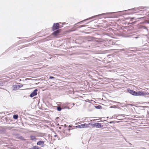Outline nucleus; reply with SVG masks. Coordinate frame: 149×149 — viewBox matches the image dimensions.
Here are the masks:
<instances>
[{"label": "nucleus", "mask_w": 149, "mask_h": 149, "mask_svg": "<svg viewBox=\"0 0 149 149\" xmlns=\"http://www.w3.org/2000/svg\"><path fill=\"white\" fill-rule=\"evenodd\" d=\"M13 89L14 90H17L19 88V84H15L13 86Z\"/></svg>", "instance_id": "obj_6"}, {"label": "nucleus", "mask_w": 149, "mask_h": 149, "mask_svg": "<svg viewBox=\"0 0 149 149\" xmlns=\"http://www.w3.org/2000/svg\"><path fill=\"white\" fill-rule=\"evenodd\" d=\"M56 107L57 108V110L58 111H61L62 109L60 107L58 106V107Z\"/></svg>", "instance_id": "obj_13"}, {"label": "nucleus", "mask_w": 149, "mask_h": 149, "mask_svg": "<svg viewBox=\"0 0 149 149\" xmlns=\"http://www.w3.org/2000/svg\"><path fill=\"white\" fill-rule=\"evenodd\" d=\"M112 122H110L109 123H111Z\"/></svg>", "instance_id": "obj_25"}, {"label": "nucleus", "mask_w": 149, "mask_h": 149, "mask_svg": "<svg viewBox=\"0 0 149 149\" xmlns=\"http://www.w3.org/2000/svg\"><path fill=\"white\" fill-rule=\"evenodd\" d=\"M109 13H103V14H100L99 15H106V14H108Z\"/></svg>", "instance_id": "obj_18"}, {"label": "nucleus", "mask_w": 149, "mask_h": 149, "mask_svg": "<svg viewBox=\"0 0 149 149\" xmlns=\"http://www.w3.org/2000/svg\"><path fill=\"white\" fill-rule=\"evenodd\" d=\"M49 79H55V78H54L53 77H51V76L50 77Z\"/></svg>", "instance_id": "obj_17"}, {"label": "nucleus", "mask_w": 149, "mask_h": 149, "mask_svg": "<svg viewBox=\"0 0 149 149\" xmlns=\"http://www.w3.org/2000/svg\"><path fill=\"white\" fill-rule=\"evenodd\" d=\"M110 107L111 108H118L115 105H113V106H111Z\"/></svg>", "instance_id": "obj_15"}, {"label": "nucleus", "mask_w": 149, "mask_h": 149, "mask_svg": "<svg viewBox=\"0 0 149 149\" xmlns=\"http://www.w3.org/2000/svg\"><path fill=\"white\" fill-rule=\"evenodd\" d=\"M38 90L35 89L34 91L30 94V96L31 97H33L34 96L36 95L37 94V91Z\"/></svg>", "instance_id": "obj_4"}, {"label": "nucleus", "mask_w": 149, "mask_h": 149, "mask_svg": "<svg viewBox=\"0 0 149 149\" xmlns=\"http://www.w3.org/2000/svg\"><path fill=\"white\" fill-rule=\"evenodd\" d=\"M76 127L78 128H84L89 127L88 125L86 123L76 126Z\"/></svg>", "instance_id": "obj_3"}, {"label": "nucleus", "mask_w": 149, "mask_h": 149, "mask_svg": "<svg viewBox=\"0 0 149 149\" xmlns=\"http://www.w3.org/2000/svg\"><path fill=\"white\" fill-rule=\"evenodd\" d=\"M59 33V30H57L54 32L53 33V34L55 36H57L58 34Z\"/></svg>", "instance_id": "obj_10"}, {"label": "nucleus", "mask_w": 149, "mask_h": 149, "mask_svg": "<svg viewBox=\"0 0 149 149\" xmlns=\"http://www.w3.org/2000/svg\"><path fill=\"white\" fill-rule=\"evenodd\" d=\"M44 141H38L37 143V145H41L42 144H43L44 143Z\"/></svg>", "instance_id": "obj_8"}, {"label": "nucleus", "mask_w": 149, "mask_h": 149, "mask_svg": "<svg viewBox=\"0 0 149 149\" xmlns=\"http://www.w3.org/2000/svg\"><path fill=\"white\" fill-rule=\"evenodd\" d=\"M19 88H20L22 86H23L22 85H19Z\"/></svg>", "instance_id": "obj_19"}, {"label": "nucleus", "mask_w": 149, "mask_h": 149, "mask_svg": "<svg viewBox=\"0 0 149 149\" xmlns=\"http://www.w3.org/2000/svg\"><path fill=\"white\" fill-rule=\"evenodd\" d=\"M149 95V93L146 91H138L137 96H145Z\"/></svg>", "instance_id": "obj_1"}, {"label": "nucleus", "mask_w": 149, "mask_h": 149, "mask_svg": "<svg viewBox=\"0 0 149 149\" xmlns=\"http://www.w3.org/2000/svg\"><path fill=\"white\" fill-rule=\"evenodd\" d=\"M30 137L31 138V140L34 141H36V140L37 139L36 138L35 136H30Z\"/></svg>", "instance_id": "obj_9"}, {"label": "nucleus", "mask_w": 149, "mask_h": 149, "mask_svg": "<svg viewBox=\"0 0 149 149\" xmlns=\"http://www.w3.org/2000/svg\"><path fill=\"white\" fill-rule=\"evenodd\" d=\"M95 125V126L97 128H101L103 126L100 123H95V125Z\"/></svg>", "instance_id": "obj_7"}, {"label": "nucleus", "mask_w": 149, "mask_h": 149, "mask_svg": "<svg viewBox=\"0 0 149 149\" xmlns=\"http://www.w3.org/2000/svg\"><path fill=\"white\" fill-rule=\"evenodd\" d=\"M95 124H92L91 123H89V125H92V126L93 127H95V125H95Z\"/></svg>", "instance_id": "obj_16"}, {"label": "nucleus", "mask_w": 149, "mask_h": 149, "mask_svg": "<svg viewBox=\"0 0 149 149\" xmlns=\"http://www.w3.org/2000/svg\"><path fill=\"white\" fill-rule=\"evenodd\" d=\"M59 27L58 23L54 24L53 27V31L58 29L59 28Z\"/></svg>", "instance_id": "obj_5"}, {"label": "nucleus", "mask_w": 149, "mask_h": 149, "mask_svg": "<svg viewBox=\"0 0 149 149\" xmlns=\"http://www.w3.org/2000/svg\"><path fill=\"white\" fill-rule=\"evenodd\" d=\"M26 97V96H24L23 97ZM27 97H29L28 96H26V98H27Z\"/></svg>", "instance_id": "obj_21"}, {"label": "nucleus", "mask_w": 149, "mask_h": 149, "mask_svg": "<svg viewBox=\"0 0 149 149\" xmlns=\"http://www.w3.org/2000/svg\"><path fill=\"white\" fill-rule=\"evenodd\" d=\"M59 118V117H57L56 118V119H58Z\"/></svg>", "instance_id": "obj_22"}, {"label": "nucleus", "mask_w": 149, "mask_h": 149, "mask_svg": "<svg viewBox=\"0 0 149 149\" xmlns=\"http://www.w3.org/2000/svg\"><path fill=\"white\" fill-rule=\"evenodd\" d=\"M44 144H42V145H41V147H44Z\"/></svg>", "instance_id": "obj_20"}, {"label": "nucleus", "mask_w": 149, "mask_h": 149, "mask_svg": "<svg viewBox=\"0 0 149 149\" xmlns=\"http://www.w3.org/2000/svg\"><path fill=\"white\" fill-rule=\"evenodd\" d=\"M127 91L131 94L135 96H137V92L130 90V89H127Z\"/></svg>", "instance_id": "obj_2"}, {"label": "nucleus", "mask_w": 149, "mask_h": 149, "mask_svg": "<svg viewBox=\"0 0 149 149\" xmlns=\"http://www.w3.org/2000/svg\"><path fill=\"white\" fill-rule=\"evenodd\" d=\"M56 135H54V137H56Z\"/></svg>", "instance_id": "obj_23"}, {"label": "nucleus", "mask_w": 149, "mask_h": 149, "mask_svg": "<svg viewBox=\"0 0 149 149\" xmlns=\"http://www.w3.org/2000/svg\"><path fill=\"white\" fill-rule=\"evenodd\" d=\"M109 102H114V103H115L121 104L120 102H119L114 101H113L112 100H109Z\"/></svg>", "instance_id": "obj_14"}, {"label": "nucleus", "mask_w": 149, "mask_h": 149, "mask_svg": "<svg viewBox=\"0 0 149 149\" xmlns=\"http://www.w3.org/2000/svg\"><path fill=\"white\" fill-rule=\"evenodd\" d=\"M2 86V84H0V86Z\"/></svg>", "instance_id": "obj_24"}, {"label": "nucleus", "mask_w": 149, "mask_h": 149, "mask_svg": "<svg viewBox=\"0 0 149 149\" xmlns=\"http://www.w3.org/2000/svg\"><path fill=\"white\" fill-rule=\"evenodd\" d=\"M18 116L17 115H14L13 116V118L14 119H17L18 118Z\"/></svg>", "instance_id": "obj_12"}, {"label": "nucleus", "mask_w": 149, "mask_h": 149, "mask_svg": "<svg viewBox=\"0 0 149 149\" xmlns=\"http://www.w3.org/2000/svg\"><path fill=\"white\" fill-rule=\"evenodd\" d=\"M29 149H39V148L38 146H35L30 148Z\"/></svg>", "instance_id": "obj_11"}]
</instances>
